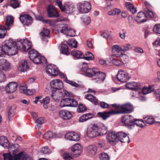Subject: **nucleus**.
Segmentation results:
<instances>
[{
  "instance_id": "f257e3e1",
  "label": "nucleus",
  "mask_w": 160,
  "mask_h": 160,
  "mask_svg": "<svg viewBox=\"0 0 160 160\" xmlns=\"http://www.w3.org/2000/svg\"><path fill=\"white\" fill-rule=\"evenodd\" d=\"M31 42L27 39L21 40L17 42L10 40L3 43V50L4 54L14 55L18 53V50L25 52L32 48Z\"/></svg>"
},
{
  "instance_id": "9d476101",
  "label": "nucleus",
  "mask_w": 160,
  "mask_h": 160,
  "mask_svg": "<svg viewBox=\"0 0 160 160\" xmlns=\"http://www.w3.org/2000/svg\"><path fill=\"white\" fill-rule=\"evenodd\" d=\"M47 73L50 76H55L58 73V69L56 66L50 64L47 66L46 69Z\"/></svg>"
},
{
  "instance_id": "b1692460",
  "label": "nucleus",
  "mask_w": 160,
  "mask_h": 160,
  "mask_svg": "<svg viewBox=\"0 0 160 160\" xmlns=\"http://www.w3.org/2000/svg\"><path fill=\"white\" fill-rule=\"evenodd\" d=\"M60 116L63 119L67 120L71 118L72 117L71 112L66 110H62L59 112Z\"/></svg>"
},
{
  "instance_id": "412c9836",
  "label": "nucleus",
  "mask_w": 160,
  "mask_h": 160,
  "mask_svg": "<svg viewBox=\"0 0 160 160\" xmlns=\"http://www.w3.org/2000/svg\"><path fill=\"white\" fill-rule=\"evenodd\" d=\"M98 69L96 68H89L85 72L84 71V73L82 74L88 77L92 78L93 79L96 73L98 72Z\"/></svg>"
},
{
  "instance_id": "c85d7f7f",
  "label": "nucleus",
  "mask_w": 160,
  "mask_h": 160,
  "mask_svg": "<svg viewBox=\"0 0 160 160\" xmlns=\"http://www.w3.org/2000/svg\"><path fill=\"white\" fill-rule=\"evenodd\" d=\"M16 106L14 105L8 107V119L10 121L14 116Z\"/></svg>"
},
{
  "instance_id": "7c9ffc66",
  "label": "nucleus",
  "mask_w": 160,
  "mask_h": 160,
  "mask_svg": "<svg viewBox=\"0 0 160 160\" xmlns=\"http://www.w3.org/2000/svg\"><path fill=\"white\" fill-rule=\"evenodd\" d=\"M29 67L26 61H22L20 63L18 69L22 72H25L28 69Z\"/></svg>"
},
{
  "instance_id": "cd10ccee",
  "label": "nucleus",
  "mask_w": 160,
  "mask_h": 160,
  "mask_svg": "<svg viewBox=\"0 0 160 160\" xmlns=\"http://www.w3.org/2000/svg\"><path fill=\"white\" fill-rule=\"evenodd\" d=\"M116 56L117 57H119L121 60V62L125 64L127 63L129 61V58L128 56L126 54H124L120 53L117 54H114L113 56Z\"/></svg>"
},
{
  "instance_id": "a878e982",
  "label": "nucleus",
  "mask_w": 160,
  "mask_h": 160,
  "mask_svg": "<svg viewBox=\"0 0 160 160\" xmlns=\"http://www.w3.org/2000/svg\"><path fill=\"white\" fill-rule=\"evenodd\" d=\"M94 117V115L92 113H87L83 114L81 116L79 119V122H83L88 119L92 118Z\"/></svg>"
},
{
  "instance_id": "7ed1b4c3",
  "label": "nucleus",
  "mask_w": 160,
  "mask_h": 160,
  "mask_svg": "<svg viewBox=\"0 0 160 160\" xmlns=\"http://www.w3.org/2000/svg\"><path fill=\"white\" fill-rule=\"evenodd\" d=\"M29 57L33 62L38 64L42 63H46V59L44 57H42L40 54L35 49H33L28 53Z\"/></svg>"
},
{
  "instance_id": "79ce46f5",
  "label": "nucleus",
  "mask_w": 160,
  "mask_h": 160,
  "mask_svg": "<svg viewBox=\"0 0 160 160\" xmlns=\"http://www.w3.org/2000/svg\"><path fill=\"white\" fill-rule=\"evenodd\" d=\"M87 110L86 106L83 104H80L78 105L77 111L79 113L83 112Z\"/></svg>"
},
{
  "instance_id": "a19ab883",
  "label": "nucleus",
  "mask_w": 160,
  "mask_h": 160,
  "mask_svg": "<svg viewBox=\"0 0 160 160\" xmlns=\"http://www.w3.org/2000/svg\"><path fill=\"white\" fill-rule=\"evenodd\" d=\"M99 157L100 159L102 160H110V158L107 153L104 152L100 153Z\"/></svg>"
},
{
  "instance_id": "49530a36",
  "label": "nucleus",
  "mask_w": 160,
  "mask_h": 160,
  "mask_svg": "<svg viewBox=\"0 0 160 160\" xmlns=\"http://www.w3.org/2000/svg\"><path fill=\"white\" fill-rule=\"evenodd\" d=\"M3 155L4 160H13L12 157L10 153H3Z\"/></svg>"
},
{
  "instance_id": "13d9d810",
  "label": "nucleus",
  "mask_w": 160,
  "mask_h": 160,
  "mask_svg": "<svg viewBox=\"0 0 160 160\" xmlns=\"http://www.w3.org/2000/svg\"><path fill=\"white\" fill-rule=\"evenodd\" d=\"M83 22L86 24L88 25L91 22L90 17L88 16H86L83 18Z\"/></svg>"
},
{
  "instance_id": "e433bc0d",
  "label": "nucleus",
  "mask_w": 160,
  "mask_h": 160,
  "mask_svg": "<svg viewBox=\"0 0 160 160\" xmlns=\"http://www.w3.org/2000/svg\"><path fill=\"white\" fill-rule=\"evenodd\" d=\"M133 122V125L135 124L137 126L141 128H143L146 125L144 121L142 119H134Z\"/></svg>"
},
{
  "instance_id": "4c0bfd02",
  "label": "nucleus",
  "mask_w": 160,
  "mask_h": 160,
  "mask_svg": "<svg viewBox=\"0 0 160 160\" xmlns=\"http://www.w3.org/2000/svg\"><path fill=\"white\" fill-rule=\"evenodd\" d=\"M154 90V88L153 86H149L148 88L144 87L142 91L143 94L146 95L150 93Z\"/></svg>"
},
{
  "instance_id": "c9c22d12",
  "label": "nucleus",
  "mask_w": 160,
  "mask_h": 160,
  "mask_svg": "<svg viewBox=\"0 0 160 160\" xmlns=\"http://www.w3.org/2000/svg\"><path fill=\"white\" fill-rule=\"evenodd\" d=\"M71 54L74 58H82L84 57L81 51L78 50L72 51L71 52Z\"/></svg>"
},
{
  "instance_id": "58836bf2",
  "label": "nucleus",
  "mask_w": 160,
  "mask_h": 160,
  "mask_svg": "<svg viewBox=\"0 0 160 160\" xmlns=\"http://www.w3.org/2000/svg\"><path fill=\"white\" fill-rule=\"evenodd\" d=\"M24 87L21 86L20 87L21 90H23V92L25 94L31 95L33 94L35 92V90L34 89H25Z\"/></svg>"
},
{
  "instance_id": "2eb2a0df",
  "label": "nucleus",
  "mask_w": 160,
  "mask_h": 160,
  "mask_svg": "<svg viewBox=\"0 0 160 160\" xmlns=\"http://www.w3.org/2000/svg\"><path fill=\"white\" fill-rule=\"evenodd\" d=\"M82 148L78 143L74 145L71 148V154L74 156H78L80 154L82 151Z\"/></svg>"
},
{
  "instance_id": "f704fd0d",
  "label": "nucleus",
  "mask_w": 160,
  "mask_h": 160,
  "mask_svg": "<svg viewBox=\"0 0 160 160\" xmlns=\"http://www.w3.org/2000/svg\"><path fill=\"white\" fill-rule=\"evenodd\" d=\"M57 137L58 135L56 133H53L52 132L50 131L47 132L43 135V138L47 139Z\"/></svg>"
},
{
  "instance_id": "09e8293b",
  "label": "nucleus",
  "mask_w": 160,
  "mask_h": 160,
  "mask_svg": "<svg viewBox=\"0 0 160 160\" xmlns=\"http://www.w3.org/2000/svg\"><path fill=\"white\" fill-rule=\"evenodd\" d=\"M56 3L60 8L62 12H64L65 5L62 6V2L59 0H56Z\"/></svg>"
},
{
  "instance_id": "0eeeda50",
  "label": "nucleus",
  "mask_w": 160,
  "mask_h": 160,
  "mask_svg": "<svg viewBox=\"0 0 160 160\" xmlns=\"http://www.w3.org/2000/svg\"><path fill=\"white\" fill-rule=\"evenodd\" d=\"M90 3L88 2L79 3L78 4V8L81 13H86L88 12L91 9Z\"/></svg>"
},
{
  "instance_id": "6e6d98bb",
  "label": "nucleus",
  "mask_w": 160,
  "mask_h": 160,
  "mask_svg": "<svg viewBox=\"0 0 160 160\" xmlns=\"http://www.w3.org/2000/svg\"><path fill=\"white\" fill-rule=\"evenodd\" d=\"M112 62L113 64L117 66H119L121 64V62L116 58H112Z\"/></svg>"
},
{
  "instance_id": "5701e85b",
  "label": "nucleus",
  "mask_w": 160,
  "mask_h": 160,
  "mask_svg": "<svg viewBox=\"0 0 160 160\" xmlns=\"http://www.w3.org/2000/svg\"><path fill=\"white\" fill-rule=\"evenodd\" d=\"M98 114L100 117L102 118L103 120H106L109 117L110 115H115L116 114L115 112L113 111H109L104 112H98Z\"/></svg>"
},
{
  "instance_id": "4d7b16f0",
  "label": "nucleus",
  "mask_w": 160,
  "mask_h": 160,
  "mask_svg": "<svg viewBox=\"0 0 160 160\" xmlns=\"http://www.w3.org/2000/svg\"><path fill=\"white\" fill-rule=\"evenodd\" d=\"M98 147L100 148H102L104 147L106 145L105 141L103 139H101L99 141L98 143Z\"/></svg>"
},
{
  "instance_id": "72a5a7b5",
  "label": "nucleus",
  "mask_w": 160,
  "mask_h": 160,
  "mask_svg": "<svg viewBox=\"0 0 160 160\" xmlns=\"http://www.w3.org/2000/svg\"><path fill=\"white\" fill-rule=\"evenodd\" d=\"M65 8L64 11L68 13H70L72 12L74 9L73 5L69 3L65 4Z\"/></svg>"
},
{
  "instance_id": "680f3d73",
  "label": "nucleus",
  "mask_w": 160,
  "mask_h": 160,
  "mask_svg": "<svg viewBox=\"0 0 160 160\" xmlns=\"http://www.w3.org/2000/svg\"><path fill=\"white\" fill-rule=\"evenodd\" d=\"M125 5L127 9L129 11L134 7V6L129 2H126L125 3Z\"/></svg>"
},
{
  "instance_id": "473e14b6",
  "label": "nucleus",
  "mask_w": 160,
  "mask_h": 160,
  "mask_svg": "<svg viewBox=\"0 0 160 160\" xmlns=\"http://www.w3.org/2000/svg\"><path fill=\"white\" fill-rule=\"evenodd\" d=\"M60 51L61 53L67 56L70 53L69 52L68 48L66 44H62Z\"/></svg>"
},
{
  "instance_id": "6ab92c4d",
  "label": "nucleus",
  "mask_w": 160,
  "mask_h": 160,
  "mask_svg": "<svg viewBox=\"0 0 160 160\" xmlns=\"http://www.w3.org/2000/svg\"><path fill=\"white\" fill-rule=\"evenodd\" d=\"M126 87L130 89L136 91L141 89V86L139 83L136 82H131L127 83Z\"/></svg>"
},
{
  "instance_id": "338daca9",
  "label": "nucleus",
  "mask_w": 160,
  "mask_h": 160,
  "mask_svg": "<svg viewBox=\"0 0 160 160\" xmlns=\"http://www.w3.org/2000/svg\"><path fill=\"white\" fill-rule=\"evenodd\" d=\"M77 42L76 41L73 40L71 41L69 44L70 46L74 48H76L77 47Z\"/></svg>"
},
{
  "instance_id": "2f4dec72",
  "label": "nucleus",
  "mask_w": 160,
  "mask_h": 160,
  "mask_svg": "<svg viewBox=\"0 0 160 160\" xmlns=\"http://www.w3.org/2000/svg\"><path fill=\"white\" fill-rule=\"evenodd\" d=\"M0 145L4 148L8 147L9 145V142L6 137L0 136Z\"/></svg>"
},
{
  "instance_id": "4468645a",
  "label": "nucleus",
  "mask_w": 160,
  "mask_h": 160,
  "mask_svg": "<svg viewBox=\"0 0 160 160\" xmlns=\"http://www.w3.org/2000/svg\"><path fill=\"white\" fill-rule=\"evenodd\" d=\"M47 11L48 16L50 18H57L59 16L58 12L54 8V6L52 5L48 6Z\"/></svg>"
},
{
  "instance_id": "5fc2aeb1",
  "label": "nucleus",
  "mask_w": 160,
  "mask_h": 160,
  "mask_svg": "<svg viewBox=\"0 0 160 160\" xmlns=\"http://www.w3.org/2000/svg\"><path fill=\"white\" fill-rule=\"evenodd\" d=\"M111 105L113 107L115 108V109L113 110H111V111H113L114 112H116L117 111H120V108L121 106L118 105H117L116 104H111Z\"/></svg>"
},
{
  "instance_id": "c756f323",
  "label": "nucleus",
  "mask_w": 160,
  "mask_h": 160,
  "mask_svg": "<svg viewBox=\"0 0 160 160\" xmlns=\"http://www.w3.org/2000/svg\"><path fill=\"white\" fill-rule=\"evenodd\" d=\"M85 98L87 100L90 101L93 103L95 105H98V100L97 98L91 95L90 94H87L85 96Z\"/></svg>"
},
{
  "instance_id": "dca6fc26",
  "label": "nucleus",
  "mask_w": 160,
  "mask_h": 160,
  "mask_svg": "<svg viewBox=\"0 0 160 160\" xmlns=\"http://www.w3.org/2000/svg\"><path fill=\"white\" fill-rule=\"evenodd\" d=\"M50 85L52 88L56 90H60L63 88L62 82L58 79L52 80L50 82Z\"/></svg>"
},
{
  "instance_id": "1a4fd4ad",
  "label": "nucleus",
  "mask_w": 160,
  "mask_h": 160,
  "mask_svg": "<svg viewBox=\"0 0 160 160\" xmlns=\"http://www.w3.org/2000/svg\"><path fill=\"white\" fill-rule=\"evenodd\" d=\"M130 78L129 74L123 70L119 71L117 75L118 80L122 82H127Z\"/></svg>"
},
{
  "instance_id": "c03bdc74",
  "label": "nucleus",
  "mask_w": 160,
  "mask_h": 160,
  "mask_svg": "<svg viewBox=\"0 0 160 160\" xmlns=\"http://www.w3.org/2000/svg\"><path fill=\"white\" fill-rule=\"evenodd\" d=\"M88 69H89V68H88L87 63L86 62H83L82 64V67L79 71V73L82 74L84 73V71L85 72Z\"/></svg>"
},
{
  "instance_id": "603ef678",
  "label": "nucleus",
  "mask_w": 160,
  "mask_h": 160,
  "mask_svg": "<svg viewBox=\"0 0 160 160\" xmlns=\"http://www.w3.org/2000/svg\"><path fill=\"white\" fill-rule=\"evenodd\" d=\"M127 30L125 29H122V32L119 33V36L122 39H124L126 37V34L127 33Z\"/></svg>"
},
{
  "instance_id": "052dcab7",
  "label": "nucleus",
  "mask_w": 160,
  "mask_h": 160,
  "mask_svg": "<svg viewBox=\"0 0 160 160\" xmlns=\"http://www.w3.org/2000/svg\"><path fill=\"white\" fill-rule=\"evenodd\" d=\"M42 103H43L45 104H47L49 102L50 98L49 97H47L44 98L42 100L39 101Z\"/></svg>"
},
{
  "instance_id": "9b49d317",
  "label": "nucleus",
  "mask_w": 160,
  "mask_h": 160,
  "mask_svg": "<svg viewBox=\"0 0 160 160\" xmlns=\"http://www.w3.org/2000/svg\"><path fill=\"white\" fill-rule=\"evenodd\" d=\"M122 122L125 126L133 125L134 118L131 115H126L123 117L121 119Z\"/></svg>"
},
{
  "instance_id": "f8f14e48",
  "label": "nucleus",
  "mask_w": 160,
  "mask_h": 160,
  "mask_svg": "<svg viewBox=\"0 0 160 160\" xmlns=\"http://www.w3.org/2000/svg\"><path fill=\"white\" fill-rule=\"evenodd\" d=\"M21 22L25 25L29 26L32 22V19L31 16L27 14H21L19 17Z\"/></svg>"
},
{
  "instance_id": "37998d69",
  "label": "nucleus",
  "mask_w": 160,
  "mask_h": 160,
  "mask_svg": "<svg viewBox=\"0 0 160 160\" xmlns=\"http://www.w3.org/2000/svg\"><path fill=\"white\" fill-rule=\"evenodd\" d=\"M40 34L43 39H44L48 37L50 34V32L48 29L44 28L42 32H41Z\"/></svg>"
},
{
  "instance_id": "de8ad7c7",
  "label": "nucleus",
  "mask_w": 160,
  "mask_h": 160,
  "mask_svg": "<svg viewBox=\"0 0 160 160\" xmlns=\"http://www.w3.org/2000/svg\"><path fill=\"white\" fill-rule=\"evenodd\" d=\"M69 28L68 27L67 25H64L62 27V29L60 30V32L62 33H64V34L67 35Z\"/></svg>"
},
{
  "instance_id": "f3484780",
  "label": "nucleus",
  "mask_w": 160,
  "mask_h": 160,
  "mask_svg": "<svg viewBox=\"0 0 160 160\" xmlns=\"http://www.w3.org/2000/svg\"><path fill=\"white\" fill-rule=\"evenodd\" d=\"M65 137L67 139L70 141H78L80 139V137L77 133L75 132H69L66 133Z\"/></svg>"
},
{
  "instance_id": "774afa93",
  "label": "nucleus",
  "mask_w": 160,
  "mask_h": 160,
  "mask_svg": "<svg viewBox=\"0 0 160 160\" xmlns=\"http://www.w3.org/2000/svg\"><path fill=\"white\" fill-rule=\"evenodd\" d=\"M154 93L156 97L158 98L160 100V89L156 90Z\"/></svg>"
},
{
  "instance_id": "69168bd1",
  "label": "nucleus",
  "mask_w": 160,
  "mask_h": 160,
  "mask_svg": "<svg viewBox=\"0 0 160 160\" xmlns=\"http://www.w3.org/2000/svg\"><path fill=\"white\" fill-rule=\"evenodd\" d=\"M120 48L119 46L118 45H114L112 47V49L113 51H115L119 53L120 51Z\"/></svg>"
},
{
  "instance_id": "39448f33",
  "label": "nucleus",
  "mask_w": 160,
  "mask_h": 160,
  "mask_svg": "<svg viewBox=\"0 0 160 160\" xmlns=\"http://www.w3.org/2000/svg\"><path fill=\"white\" fill-rule=\"evenodd\" d=\"M14 21V18L12 16L7 18L5 23L4 26L0 25V38H3L6 34L7 31L10 29V26Z\"/></svg>"
},
{
  "instance_id": "f03ea898",
  "label": "nucleus",
  "mask_w": 160,
  "mask_h": 160,
  "mask_svg": "<svg viewBox=\"0 0 160 160\" xmlns=\"http://www.w3.org/2000/svg\"><path fill=\"white\" fill-rule=\"evenodd\" d=\"M107 138L109 143L113 146L116 145L119 141L122 142H127L128 143L130 142L127 134L122 131L117 132L113 131L110 132L108 134Z\"/></svg>"
},
{
  "instance_id": "393cba45",
  "label": "nucleus",
  "mask_w": 160,
  "mask_h": 160,
  "mask_svg": "<svg viewBox=\"0 0 160 160\" xmlns=\"http://www.w3.org/2000/svg\"><path fill=\"white\" fill-rule=\"evenodd\" d=\"M22 152H20L18 154L13 155V158L14 160H31L29 157H26L23 155Z\"/></svg>"
},
{
  "instance_id": "20e7f679",
  "label": "nucleus",
  "mask_w": 160,
  "mask_h": 160,
  "mask_svg": "<svg viewBox=\"0 0 160 160\" xmlns=\"http://www.w3.org/2000/svg\"><path fill=\"white\" fill-rule=\"evenodd\" d=\"M106 132H104L102 131V129L99 128L98 126L95 124L89 126L87 130V136L90 138H93L105 134Z\"/></svg>"
},
{
  "instance_id": "ddd939ff",
  "label": "nucleus",
  "mask_w": 160,
  "mask_h": 160,
  "mask_svg": "<svg viewBox=\"0 0 160 160\" xmlns=\"http://www.w3.org/2000/svg\"><path fill=\"white\" fill-rule=\"evenodd\" d=\"M97 72L94 76L93 80L96 83H100L103 82L106 78V75L105 73L99 71L98 70Z\"/></svg>"
},
{
  "instance_id": "864d4df0",
  "label": "nucleus",
  "mask_w": 160,
  "mask_h": 160,
  "mask_svg": "<svg viewBox=\"0 0 160 160\" xmlns=\"http://www.w3.org/2000/svg\"><path fill=\"white\" fill-rule=\"evenodd\" d=\"M99 105L100 107L102 108H108L109 107V105L104 102H100Z\"/></svg>"
},
{
  "instance_id": "a211bd4d",
  "label": "nucleus",
  "mask_w": 160,
  "mask_h": 160,
  "mask_svg": "<svg viewBox=\"0 0 160 160\" xmlns=\"http://www.w3.org/2000/svg\"><path fill=\"white\" fill-rule=\"evenodd\" d=\"M147 17L146 14L143 12L138 13L134 19L138 23H141L145 22L147 20Z\"/></svg>"
},
{
  "instance_id": "bf43d9fd",
  "label": "nucleus",
  "mask_w": 160,
  "mask_h": 160,
  "mask_svg": "<svg viewBox=\"0 0 160 160\" xmlns=\"http://www.w3.org/2000/svg\"><path fill=\"white\" fill-rule=\"evenodd\" d=\"M44 122V118L43 117H41L39 118L35 121V122L37 124L39 125H41L43 124Z\"/></svg>"
},
{
  "instance_id": "8fccbe9b",
  "label": "nucleus",
  "mask_w": 160,
  "mask_h": 160,
  "mask_svg": "<svg viewBox=\"0 0 160 160\" xmlns=\"http://www.w3.org/2000/svg\"><path fill=\"white\" fill-rule=\"evenodd\" d=\"M153 30L156 33L160 34V24L155 25L153 28Z\"/></svg>"
},
{
  "instance_id": "423d86ee",
  "label": "nucleus",
  "mask_w": 160,
  "mask_h": 160,
  "mask_svg": "<svg viewBox=\"0 0 160 160\" xmlns=\"http://www.w3.org/2000/svg\"><path fill=\"white\" fill-rule=\"evenodd\" d=\"M78 105L77 101L74 99L66 98L62 99L60 103L61 107H76Z\"/></svg>"
},
{
  "instance_id": "3c124183",
  "label": "nucleus",
  "mask_w": 160,
  "mask_h": 160,
  "mask_svg": "<svg viewBox=\"0 0 160 160\" xmlns=\"http://www.w3.org/2000/svg\"><path fill=\"white\" fill-rule=\"evenodd\" d=\"M75 32L76 31L75 30L69 28L67 35L70 37H74L75 36Z\"/></svg>"
},
{
  "instance_id": "e2e57ef3",
  "label": "nucleus",
  "mask_w": 160,
  "mask_h": 160,
  "mask_svg": "<svg viewBox=\"0 0 160 160\" xmlns=\"http://www.w3.org/2000/svg\"><path fill=\"white\" fill-rule=\"evenodd\" d=\"M6 78L5 74L1 70H0V82L3 81Z\"/></svg>"
},
{
  "instance_id": "bb28decb",
  "label": "nucleus",
  "mask_w": 160,
  "mask_h": 160,
  "mask_svg": "<svg viewBox=\"0 0 160 160\" xmlns=\"http://www.w3.org/2000/svg\"><path fill=\"white\" fill-rule=\"evenodd\" d=\"M86 150L89 155H94L97 152V147L95 145H90L87 147Z\"/></svg>"
},
{
  "instance_id": "ea45409f",
  "label": "nucleus",
  "mask_w": 160,
  "mask_h": 160,
  "mask_svg": "<svg viewBox=\"0 0 160 160\" xmlns=\"http://www.w3.org/2000/svg\"><path fill=\"white\" fill-rule=\"evenodd\" d=\"M144 121L149 124H152L154 122V119L152 117L148 116L143 118Z\"/></svg>"
},
{
  "instance_id": "0e129e2a",
  "label": "nucleus",
  "mask_w": 160,
  "mask_h": 160,
  "mask_svg": "<svg viewBox=\"0 0 160 160\" xmlns=\"http://www.w3.org/2000/svg\"><path fill=\"white\" fill-rule=\"evenodd\" d=\"M42 151L44 154H47L50 152V150L48 148V147H46L42 148Z\"/></svg>"
},
{
  "instance_id": "4be33fe9",
  "label": "nucleus",
  "mask_w": 160,
  "mask_h": 160,
  "mask_svg": "<svg viewBox=\"0 0 160 160\" xmlns=\"http://www.w3.org/2000/svg\"><path fill=\"white\" fill-rule=\"evenodd\" d=\"M17 86L18 84L16 82H11L6 87V90L8 93H12L16 90Z\"/></svg>"
},
{
  "instance_id": "a18cd8bd",
  "label": "nucleus",
  "mask_w": 160,
  "mask_h": 160,
  "mask_svg": "<svg viewBox=\"0 0 160 160\" xmlns=\"http://www.w3.org/2000/svg\"><path fill=\"white\" fill-rule=\"evenodd\" d=\"M10 5L14 9L19 7V3L17 0H12L10 2Z\"/></svg>"
},
{
  "instance_id": "aec40b11",
  "label": "nucleus",
  "mask_w": 160,
  "mask_h": 160,
  "mask_svg": "<svg viewBox=\"0 0 160 160\" xmlns=\"http://www.w3.org/2000/svg\"><path fill=\"white\" fill-rule=\"evenodd\" d=\"M10 64L6 59H0V69L5 71H9L10 69Z\"/></svg>"
},
{
  "instance_id": "6e6552de",
  "label": "nucleus",
  "mask_w": 160,
  "mask_h": 160,
  "mask_svg": "<svg viewBox=\"0 0 160 160\" xmlns=\"http://www.w3.org/2000/svg\"><path fill=\"white\" fill-rule=\"evenodd\" d=\"M133 111V106L131 104L127 103L121 106L120 108V111H117L115 113L116 114L121 113H130Z\"/></svg>"
}]
</instances>
